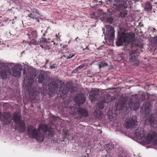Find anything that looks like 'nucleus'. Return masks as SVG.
Returning a JSON list of instances; mask_svg holds the SVG:
<instances>
[{
  "mask_svg": "<svg viewBox=\"0 0 157 157\" xmlns=\"http://www.w3.org/2000/svg\"><path fill=\"white\" fill-rule=\"evenodd\" d=\"M33 80V76H27L24 80L23 86L27 90H29L32 88V82Z\"/></svg>",
  "mask_w": 157,
  "mask_h": 157,
  "instance_id": "obj_10",
  "label": "nucleus"
},
{
  "mask_svg": "<svg viewBox=\"0 0 157 157\" xmlns=\"http://www.w3.org/2000/svg\"><path fill=\"white\" fill-rule=\"evenodd\" d=\"M153 31L155 32L156 29L155 28H153Z\"/></svg>",
  "mask_w": 157,
  "mask_h": 157,
  "instance_id": "obj_42",
  "label": "nucleus"
},
{
  "mask_svg": "<svg viewBox=\"0 0 157 157\" xmlns=\"http://www.w3.org/2000/svg\"><path fill=\"white\" fill-rule=\"evenodd\" d=\"M58 36H60V35H59V34H58Z\"/></svg>",
  "mask_w": 157,
  "mask_h": 157,
  "instance_id": "obj_43",
  "label": "nucleus"
},
{
  "mask_svg": "<svg viewBox=\"0 0 157 157\" xmlns=\"http://www.w3.org/2000/svg\"><path fill=\"white\" fill-rule=\"evenodd\" d=\"M50 27H48V28H47V30L45 31V33H48V30L50 29Z\"/></svg>",
  "mask_w": 157,
  "mask_h": 157,
  "instance_id": "obj_39",
  "label": "nucleus"
},
{
  "mask_svg": "<svg viewBox=\"0 0 157 157\" xmlns=\"http://www.w3.org/2000/svg\"><path fill=\"white\" fill-rule=\"evenodd\" d=\"M38 82L40 83H44V76L42 75H40L38 77Z\"/></svg>",
  "mask_w": 157,
  "mask_h": 157,
  "instance_id": "obj_25",
  "label": "nucleus"
},
{
  "mask_svg": "<svg viewBox=\"0 0 157 157\" xmlns=\"http://www.w3.org/2000/svg\"><path fill=\"white\" fill-rule=\"evenodd\" d=\"M145 123L147 124H149L152 127H155L157 126L156 121L154 118V117L152 115L145 121Z\"/></svg>",
  "mask_w": 157,
  "mask_h": 157,
  "instance_id": "obj_14",
  "label": "nucleus"
},
{
  "mask_svg": "<svg viewBox=\"0 0 157 157\" xmlns=\"http://www.w3.org/2000/svg\"><path fill=\"white\" fill-rule=\"evenodd\" d=\"M126 3L125 2L119 1L113 4V8L117 11H120L122 9L127 8Z\"/></svg>",
  "mask_w": 157,
  "mask_h": 157,
  "instance_id": "obj_8",
  "label": "nucleus"
},
{
  "mask_svg": "<svg viewBox=\"0 0 157 157\" xmlns=\"http://www.w3.org/2000/svg\"><path fill=\"white\" fill-rule=\"evenodd\" d=\"M106 33L105 35V39L113 41L114 38V30L113 27L110 25L106 26Z\"/></svg>",
  "mask_w": 157,
  "mask_h": 157,
  "instance_id": "obj_6",
  "label": "nucleus"
},
{
  "mask_svg": "<svg viewBox=\"0 0 157 157\" xmlns=\"http://www.w3.org/2000/svg\"><path fill=\"white\" fill-rule=\"evenodd\" d=\"M12 119L11 117L9 115L8 117H5V122L6 124H8L10 123Z\"/></svg>",
  "mask_w": 157,
  "mask_h": 157,
  "instance_id": "obj_26",
  "label": "nucleus"
},
{
  "mask_svg": "<svg viewBox=\"0 0 157 157\" xmlns=\"http://www.w3.org/2000/svg\"><path fill=\"white\" fill-rule=\"evenodd\" d=\"M128 14V11L124 10L121 12L119 16L120 18H124Z\"/></svg>",
  "mask_w": 157,
  "mask_h": 157,
  "instance_id": "obj_24",
  "label": "nucleus"
},
{
  "mask_svg": "<svg viewBox=\"0 0 157 157\" xmlns=\"http://www.w3.org/2000/svg\"><path fill=\"white\" fill-rule=\"evenodd\" d=\"M37 10L36 9H34L33 10V13H37Z\"/></svg>",
  "mask_w": 157,
  "mask_h": 157,
  "instance_id": "obj_35",
  "label": "nucleus"
},
{
  "mask_svg": "<svg viewBox=\"0 0 157 157\" xmlns=\"http://www.w3.org/2000/svg\"><path fill=\"white\" fill-rule=\"evenodd\" d=\"M137 57V54L136 51H132L129 52V57L130 62L138 64L139 62L136 59Z\"/></svg>",
  "mask_w": 157,
  "mask_h": 157,
  "instance_id": "obj_12",
  "label": "nucleus"
},
{
  "mask_svg": "<svg viewBox=\"0 0 157 157\" xmlns=\"http://www.w3.org/2000/svg\"><path fill=\"white\" fill-rule=\"evenodd\" d=\"M123 37L121 36H118V39L116 41V45L118 46H121L124 41L123 40H122Z\"/></svg>",
  "mask_w": 157,
  "mask_h": 157,
  "instance_id": "obj_22",
  "label": "nucleus"
},
{
  "mask_svg": "<svg viewBox=\"0 0 157 157\" xmlns=\"http://www.w3.org/2000/svg\"><path fill=\"white\" fill-rule=\"evenodd\" d=\"M85 67V65L84 64H82L78 67L76 69V70L77 71H78L80 70L83 67Z\"/></svg>",
  "mask_w": 157,
  "mask_h": 157,
  "instance_id": "obj_30",
  "label": "nucleus"
},
{
  "mask_svg": "<svg viewBox=\"0 0 157 157\" xmlns=\"http://www.w3.org/2000/svg\"><path fill=\"white\" fill-rule=\"evenodd\" d=\"M17 18L16 17H15V19H16Z\"/></svg>",
  "mask_w": 157,
  "mask_h": 157,
  "instance_id": "obj_44",
  "label": "nucleus"
},
{
  "mask_svg": "<svg viewBox=\"0 0 157 157\" xmlns=\"http://www.w3.org/2000/svg\"><path fill=\"white\" fill-rule=\"evenodd\" d=\"M74 56L73 54H70L69 55V56H66L65 55L63 56L67 59H70L72 58Z\"/></svg>",
  "mask_w": 157,
  "mask_h": 157,
  "instance_id": "obj_31",
  "label": "nucleus"
},
{
  "mask_svg": "<svg viewBox=\"0 0 157 157\" xmlns=\"http://www.w3.org/2000/svg\"><path fill=\"white\" fill-rule=\"evenodd\" d=\"M98 92L94 90L91 91L90 93L89 98L91 102L95 101L98 96Z\"/></svg>",
  "mask_w": 157,
  "mask_h": 157,
  "instance_id": "obj_17",
  "label": "nucleus"
},
{
  "mask_svg": "<svg viewBox=\"0 0 157 157\" xmlns=\"http://www.w3.org/2000/svg\"><path fill=\"white\" fill-rule=\"evenodd\" d=\"M108 64L107 63L105 62H101L99 65V67L100 68L103 67L107 66Z\"/></svg>",
  "mask_w": 157,
  "mask_h": 157,
  "instance_id": "obj_27",
  "label": "nucleus"
},
{
  "mask_svg": "<svg viewBox=\"0 0 157 157\" xmlns=\"http://www.w3.org/2000/svg\"><path fill=\"white\" fill-rule=\"evenodd\" d=\"M28 134L30 137L35 139L38 141H42L44 138V133L49 131L46 124H41L37 129L31 126L27 128Z\"/></svg>",
  "mask_w": 157,
  "mask_h": 157,
  "instance_id": "obj_2",
  "label": "nucleus"
},
{
  "mask_svg": "<svg viewBox=\"0 0 157 157\" xmlns=\"http://www.w3.org/2000/svg\"><path fill=\"white\" fill-rule=\"evenodd\" d=\"M57 65L56 64H54L52 65L51 66L50 68L53 69H55L57 67Z\"/></svg>",
  "mask_w": 157,
  "mask_h": 157,
  "instance_id": "obj_32",
  "label": "nucleus"
},
{
  "mask_svg": "<svg viewBox=\"0 0 157 157\" xmlns=\"http://www.w3.org/2000/svg\"><path fill=\"white\" fill-rule=\"evenodd\" d=\"M111 100V98L110 97H107L106 98H105L101 102L98 104L99 108L101 109H102L104 107V103H107Z\"/></svg>",
  "mask_w": 157,
  "mask_h": 157,
  "instance_id": "obj_18",
  "label": "nucleus"
},
{
  "mask_svg": "<svg viewBox=\"0 0 157 157\" xmlns=\"http://www.w3.org/2000/svg\"><path fill=\"white\" fill-rule=\"evenodd\" d=\"M22 69V66L20 64L15 65L13 69L12 72L10 71V75H12L16 77L19 78L21 75V71Z\"/></svg>",
  "mask_w": 157,
  "mask_h": 157,
  "instance_id": "obj_7",
  "label": "nucleus"
},
{
  "mask_svg": "<svg viewBox=\"0 0 157 157\" xmlns=\"http://www.w3.org/2000/svg\"><path fill=\"white\" fill-rule=\"evenodd\" d=\"M145 133L143 128H138L136 130L134 136L137 139L141 140L144 143L147 144L152 143L155 145H157V132L151 131L146 136Z\"/></svg>",
  "mask_w": 157,
  "mask_h": 157,
  "instance_id": "obj_1",
  "label": "nucleus"
},
{
  "mask_svg": "<svg viewBox=\"0 0 157 157\" xmlns=\"http://www.w3.org/2000/svg\"><path fill=\"white\" fill-rule=\"evenodd\" d=\"M151 106L149 104H147L145 105L144 111L146 114H147L150 113V111L151 110Z\"/></svg>",
  "mask_w": 157,
  "mask_h": 157,
  "instance_id": "obj_21",
  "label": "nucleus"
},
{
  "mask_svg": "<svg viewBox=\"0 0 157 157\" xmlns=\"http://www.w3.org/2000/svg\"><path fill=\"white\" fill-rule=\"evenodd\" d=\"M56 37L58 38V41H61V40L60 39V37H61V36H58V35L56 34Z\"/></svg>",
  "mask_w": 157,
  "mask_h": 157,
  "instance_id": "obj_34",
  "label": "nucleus"
},
{
  "mask_svg": "<svg viewBox=\"0 0 157 157\" xmlns=\"http://www.w3.org/2000/svg\"><path fill=\"white\" fill-rule=\"evenodd\" d=\"M34 19H36V20H37V21H38V22H39V18L38 17H35V18Z\"/></svg>",
  "mask_w": 157,
  "mask_h": 157,
  "instance_id": "obj_37",
  "label": "nucleus"
},
{
  "mask_svg": "<svg viewBox=\"0 0 157 157\" xmlns=\"http://www.w3.org/2000/svg\"><path fill=\"white\" fill-rule=\"evenodd\" d=\"M79 39V38L78 37H77L75 39V40L76 41H77Z\"/></svg>",
  "mask_w": 157,
  "mask_h": 157,
  "instance_id": "obj_40",
  "label": "nucleus"
},
{
  "mask_svg": "<svg viewBox=\"0 0 157 157\" xmlns=\"http://www.w3.org/2000/svg\"><path fill=\"white\" fill-rule=\"evenodd\" d=\"M138 124L136 117L135 116L132 117L126 120L124 123V127L128 128H134Z\"/></svg>",
  "mask_w": 157,
  "mask_h": 157,
  "instance_id": "obj_5",
  "label": "nucleus"
},
{
  "mask_svg": "<svg viewBox=\"0 0 157 157\" xmlns=\"http://www.w3.org/2000/svg\"><path fill=\"white\" fill-rule=\"evenodd\" d=\"M106 14L105 13H103L100 15V19L102 21H104L110 23H112L113 19L111 17H106Z\"/></svg>",
  "mask_w": 157,
  "mask_h": 157,
  "instance_id": "obj_16",
  "label": "nucleus"
},
{
  "mask_svg": "<svg viewBox=\"0 0 157 157\" xmlns=\"http://www.w3.org/2000/svg\"><path fill=\"white\" fill-rule=\"evenodd\" d=\"M78 111L79 113L81 114L83 116L86 117L88 116L87 111L85 109L80 108L78 110Z\"/></svg>",
  "mask_w": 157,
  "mask_h": 157,
  "instance_id": "obj_20",
  "label": "nucleus"
},
{
  "mask_svg": "<svg viewBox=\"0 0 157 157\" xmlns=\"http://www.w3.org/2000/svg\"><path fill=\"white\" fill-rule=\"evenodd\" d=\"M101 117V114H100L98 116V118L100 119Z\"/></svg>",
  "mask_w": 157,
  "mask_h": 157,
  "instance_id": "obj_38",
  "label": "nucleus"
},
{
  "mask_svg": "<svg viewBox=\"0 0 157 157\" xmlns=\"http://www.w3.org/2000/svg\"><path fill=\"white\" fill-rule=\"evenodd\" d=\"M28 36L29 37V38L31 40H34L33 43L34 44H36V41H35V40L37 37V34L36 32L34 30H31L28 33Z\"/></svg>",
  "mask_w": 157,
  "mask_h": 157,
  "instance_id": "obj_15",
  "label": "nucleus"
},
{
  "mask_svg": "<svg viewBox=\"0 0 157 157\" xmlns=\"http://www.w3.org/2000/svg\"><path fill=\"white\" fill-rule=\"evenodd\" d=\"M134 36V34L133 33H126L124 34L122 36V37L124 42L128 43L132 42L133 40Z\"/></svg>",
  "mask_w": 157,
  "mask_h": 157,
  "instance_id": "obj_11",
  "label": "nucleus"
},
{
  "mask_svg": "<svg viewBox=\"0 0 157 157\" xmlns=\"http://www.w3.org/2000/svg\"><path fill=\"white\" fill-rule=\"evenodd\" d=\"M54 86L56 87H58L57 84H54Z\"/></svg>",
  "mask_w": 157,
  "mask_h": 157,
  "instance_id": "obj_41",
  "label": "nucleus"
},
{
  "mask_svg": "<svg viewBox=\"0 0 157 157\" xmlns=\"http://www.w3.org/2000/svg\"><path fill=\"white\" fill-rule=\"evenodd\" d=\"M14 63H10L7 64V63H2L0 62V76L2 78H6L7 76L10 75V71L8 65L12 66Z\"/></svg>",
  "mask_w": 157,
  "mask_h": 157,
  "instance_id": "obj_3",
  "label": "nucleus"
},
{
  "mask_svg": "<svg viewBox=\"0 0 157 157\" xmlns=\"http://www.w3.org/2000/svg\"><path fill=\"white\" fill-rule=\"evenodd\" d=\"M128 105L131 109L133 110H137L140 106L139 102L137 101L135 103L130 102L129 103Z\"/></svg>",
  "mask_w": 157,
  "mask_h": 157,
  "instance_id": "obj_19",
  "label": "nucleus"
},
{
  "mask_svg": "<svg viewBox=\"0 0 157 157\" xmlns=\"http://www.w3.org/2000/svg\"><path fill=\"white\" fill-rule=\"evenodd\" d=\"M75 100L76 103L79 106L84 102L86 98L84 95L81 94L76 96L75 98Z\"/></svg>",
  "mask_w": 157,
  "mask_h": 157,
  "instance_id": "obj_13",
  "label": "nucleus"
},
{
  "mask_svg": "<svg viewBox=\"0 0 157 157\" xmlns=\"http://www.w3.org/2000/svg\"><path fill=\"white\" fill-rule=\"evenodd\" d=\"M145 11H148L149 10H151L152 9V6L151 5V3L149 2H146L144 7Z\"/></svg>",
  "mask_w": 157,
  "mask_h": 157,
  "instance_id": "obj_23",
  "label": "nucleus"
},
{
  "mask_svg": "<svg viewBox=\"0 0 157 157\" xmlns=\"http://www.w3.org/2000/svg\"><path fill=\"white\" fill-rule=\"evenodd\" d=\"M13 120L15 123L19 127L18 130L20 132H24L25 130V123L21 119L20 115L17 113L13 114Z\"/></svg>",
  "mask_w": 157,
  "mask_h": 157,
  "instance_id": "obj_4",
  "label": "nucleus"
},
{
  "mask_svg": "<svg viewBox=\"0 0 157 157\" xmlns=\"http://www.w3.org/2000/svg\"><path fill=\"white\" fill-rule=\"evenodd\" d=\"M28 17L34 19L35 18V16L33 14L31 13L28 15Z\"/></svg>",
  "mask_w": 157,
  "mask_h": 157,
  "instance_id": "obj_33",
  "label": "nucleus"
},
{
  "mask_svg": "<svg viewBox=\"0 0 157 157\" xmlns=\"http://www.w3.org/2000/svg\"><path fill=\"white\" fill-rule=\"evenodd\" d=\"M48 40H47L46 38H41L40 39L39 41L40 46L43 48L45 49V50H49L51 48L49 41L50 39H48Z\"/></svg>",
  "mask_w": 157,
  "mask_h": 157,
  "instance_id": "obj_9",
  "label": "nucleus"
},
{
  "mask_svg": "<svg viewBox=\"0 0 157 157\" xmlns=\"http://www.w3.org/2000/svg\"><path fill=\"white\" fill-rule=\"evenodd\" d=\"M117 60L119 61H121L124 59V57L122 55H119L117 57Z\"/></svg>",
  "mask_w": 157,
  "mask_h": 157,
  "instance_id": "obj_28",
  "label": "nucleus"
},
{
  "mask_svg": "<svg viewBox=\"0 0 157 157\" xmlns=\"http://www.w3.org/2000/svg\"><path fill=\"white\" fill-rule=\"evenodd\" d=\"M91 18L95 19H97L98 16L95 13H93L91 15Z\"/></svg>",
  "mask_w": 157,
  "mask_h": 157,
  "instance_id": "obj_29",
  "label": "nucleus"
},
{
  "mask_svg": "<svg viewBox=\"0 0 157 157\" xmlns=\"http://www.w3.org/2000/svg\"><path fill=\"white\" fill-rule=\"evenodd\" d=\"M155 43L157 44V37L155 38L154 39Z\"/></svg>",
  "mask_w": 157,
  "mask_h": 157,
  "instance_id": "obj_36",
  "label": "nucleus"
}]
</instances>
